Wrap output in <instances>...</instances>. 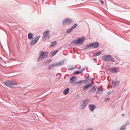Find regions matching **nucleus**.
Wrapping results in <instances>:
<instances>
[{"label":"nucleus","instance_id":"nucleus-26","mask_svg":"<svg viewBox=\"0 0 130 130\" xmlns=\"http://www.w3.org/2000/svg\"><path fill=\"white\" fill-rule=\"evenodd\" d=\"M77 26V24L76 23L75 24L71 27L73 29L75 28Z\"/></svg>","mask_w":130,"mask_h":130},{"label":"nucleus","instance_id":"nucleus-12","mask_svg":"<svg viewBox=\"0 0 130 130\" xmlns=\"http://www.w3.org/2000/svg\"><path fill=\"white\" fill-rule=\"evenodd\" d=\"M93 85V83L92 82V83H89L88 84H87L83 87V88L84 89L83 91H84L86 90L87 89L89 88L91 86Z\"/></svg>","mask_w":130,"mask_h":130},{"label":"nucleus","instance_id":"nucleus-17","mask_svg":"<svg viewBox=\"0 0 130 130\" xmlns=\"http://www.w3.org/2000/svg\"><path fill=\"white\" fill-rule=\"evenodd\" d=\"M58 51V50H55L53 51L50 53L51 55L52 56H54L55 55Z\"/></svg>","mask_w":130,"mask_h":130},{"label":"nucleus","instance_id":"nucleus-5","mask_svg":"<svg viewBox=\"0 0 130 130\" xmlns=\"http://www.w3.org/2000/svg\"><path fill=\"white\" fill-rule=\"evenodd\" d=\"M85 39L80 38L77 40H74L72 41L71 42V44L73 45H77L79 44H82L85 41Z\"/></svg>","mask_w":130,"mask_h":130},{"label":"nucleus","instance_id":"nucleus-1","mask_svg":"<svg viewBox=\"0 0 130 130\" xmlns=\"http://www.w3.org/2000/svg\"><path fill=\"white\" fill-rule=\"evenodd\" d=\"M102 59L104 61L108 62H114V58L110 55H104L102 57Z\"/></svg>","mask_w":130,"mask_h":130},{"label":"nucleus","instance_id":"nucleus-4","mask_svg":"<svg viewBox=\"0 0 130 130\" xmlns=\"http://www.w3.org/2000/svg\"><path fill=\"white\" fill-rule=\"evenodd\" d=\"M49 30H46L43 33L42 40L43 41H45L47 39H49L51 37L50 36L49 34Z\"/></svg>","mask_w":130,"mask_h":130},{"label":"nucleus","instance_id":"nucleus-32","mask_svg":"<svg viewBox=\"0 0 130 130\" xmlns=\"http://www.w3.org/2000/svg\"><path fill=\"white\" fill-rule=\"evenodd\" d=\"M109 99V98H107L105 99V100L106 101H108Z\"/></svg>","mask_w":130,"mask_h":130},{"label":"nucleus","instance_id":"nucleus-11","mask_svg":"<svg viewBox=\"0 0 130 130\" xmlns=\"http://www.w3.org/2000/svg\"><path fill=\"white\" fill-rule=\"evenodd\" d=\"M103 92V89L102 88V86H100L99 87L96 92V94H101Z\"/></svg>","mask_w":130,"mask_h":130},{"label":"nucleus","instance_id":"nucleus-2","mask_svg":"<svg viewBox=\"0 0 130 130\" xmlns=\"http://www.w3.org/2000/svg\"><path fill=\"white\" fill-rule=\"evenodd\" d=\"M5 84L7 86L11 88L15 87L14 86L18 84L16 82L13 80L7 81L5 83Z\"/></svg>","mask_w":130,"mask_h":130},{"label":"nucleus","instance_id":"nucleus-19","mask_svg":"<svg viewBox=\"0 0 130 130\" xmlns=\"http://www.w3.org/2000/svg\"><path fill=\"white\" fill-rule=\"evenodd\" d=\"M69 89L67 88V89H65L63 92V94L65 95H66L68 94L69 92Z\"/></svg>","mask_w":130,"mask_h":130},{"label":"nucleus","instance_id":"nucleus-18","mask_svg":"<svg viewBox=\"0 0 130 130\" xmlns=\"http://www.w3.org/2000/svg\"><path fill=\"white\" fill-rule=\"evenodd\" d=\"M89 107L90 108V110L91 111H93L94 110L95 108V106L93 105H90L89 106Z\"/></svg>","mask_w":130,"mask_h":130},{"label":"nucleus","instance_id":"nucleus-8","mask_svg":"<svg viewBox=\"0 0 130 130\" xmlns=\"http://www.w3.org/2000/svg\"><path fill=\"white\" fill-rule=\"evenodd\" d=\"M40 36H38L34 38L33 40H32L30 43V45L32 46L36 44L38 42Z\"/></svg>","mask_w":130,"mask_h":130},{"label":"nucleus","instance_id":"nucleus-34","mask_svg":"<svg viewBox=\"0 0 130 130\" xmlns=\"http://www.w3.org/2000/svg\"><path fill=\"white\" fill-rule=\"evenodd\" d=\"M52 60H51V59H50V60H49L48 61H49L48 62L49 63Z\"/></svg>","mask_w":130,"mask_h":130},{"label":"nucleus","instance_id":"nucleus-22","mask_svg":"<svg viewBox=\"0 0 130 130\" xmlns=\"http://www.w3.org/2000/svg\"><path fill=\"white\" fill-rule=\"evenodd\" d=\"M75 68V67L72 65H70L68 69V70H72Z\"/></svg>","mask_w":130,"mask_h":130},{"label":"nucleus","instance_id":"nucleus-35","mask_svg":"<svg viewBox=\"0 0 130 130\" xmlns=\"http://www.w3.org/2000/svg\"><path fill=\"white\" fill-rule=\"evenodd\" d=\"M110 93V92H108L107 94H108V95H109V94Z\"/></svg>","mask_w":130,"mask_h":130},{"label":"nucleus","instance_id":"nucleus-23","mask_svg":"<svg viewBox=\"0 0 130 130\" xmlns=\"http://www.w3.org/2000/svg\"><path fill=\"white\" fill-rule=\"evenodd\" d=\"M126 125L125 124L124 125L121 127L119 130H124L126 129Z\"/></svg>","mask_w":130,"mask_h":130},{"label":"nucleus","instance_id":"nucleus-36","mask_svg":"<svg viewBox=\"0 0 130 130\" xmlns=\"http://www.w3.org/2000/svg\"><path fill=\"white\" fill-rule=\"evenodd\" d=\"M93 60H96V59H93Z\"/></svg>","mask_w":130,"mask_h":130},{"label":"nucleus","instance_id":"nucleus-24","mask_svg":"<svg viewBox=\"0 0 130 130\" xmlns=\"http://www.w3.org/2000/svg\"><path fill=\"white\" fill-rule=\"evenodd\" d=\"M56 41H53L52 42L51 45H50V47L51 48L53 47L54 45H56Z\"/></svg>","mask_w":130,"mask_h":130},{"label":"nucleus","instance_id":"nucleus-15","mask_svg":"<svg viewBox=\"0 0 130 130\" xmlns=\"http://www.w3.org/2000/svg\"><path fill=\"white\" fill-rule=\"evenodd\" d=\"M111 71L113 73H116L118 71V68H113L110 69Z\"/></svg>","mask_w":130,"mask_h":130},{"label":"nucleus","instance_id":"nucleus-14","mask_svg":"<svg viewBox=\"0 0 130 130\" xmlns=\"http://www.w3.org/2000/svg\"><path fill=\"white\" fill-rule=\"evenodd\" d=\"M120 82L119 81H116L115 80H113L112 81V85L113 87H117L119 84L120 83Z\"/></svg>","mask_w":130,"mask_h":130},{"label":"nucleus","instance_id":"nucleus-28","mask_svg":"<svg viewBox=\"0 0 130 130\" xmlns=\"http://www.w3.org/2000/svg\"><path fill=\"white\" fill-rule=\"evenodd\" d=\"M89 79H88V78H87L86 79L84 80V82L86 84L87 83L89 82V81H88Z\"/></svg>","mask_w":130,"mask_h":130},{"label":"nucleus","instance_id":"nucleus-16","mask_svg":"<svg viewBox=\"0 0 130 130\" xmlns=\"http://www.w3.org/2000/svg\"><path fill=\"white\" fill-rule=\"evenodd\" d=\"M83 81L82 80L79 81L77 82H76L72 84V85L73 86L76 85H77L78 86H79L80 84L83 83Z\"/></svg>","mask_w":130,"mask_h":130},{"label":"nucleus","instance_id":"nucleus-9","mask_svg":"<svg viewBox=\"0 0 130 130\" xmlns=\"http://www.w3.org/2000/svg\"><path fill=\"white\" fill-rule=\"evenodd\" d=\"M89 102V99L83 100V104L81 106L82 107V109L85 108Z\"/></svg>","mask_w":130,"mask_h":130},{"label":"nucleus","instance_id":"nucleus-33","mask_svg":"<svg viewBox=\"0 0 130 130\" xmlns=\"http://www.w3.org/2000/svg\"><path fill=\"white\" fill-rule=\"evenodd\" d=\"M85 69V68H84L82 69V70L81 71H83Z\"/></svg>","mask_w":130,"mask_h":130},{"label":"nucleus","instance_id":"nucleus-37","mask_svg":"<svg viewBox=\"0 0 130 130\" xmlns=\"http://www.w3.org/2000/svg\"><path fill=\"white\" fill-rule=\"evenodd\" d=\"M122 115L123 116H124V115L123 114H122Z\"/></svg>","mask_w":130,"mask_h":130},{"label":"nucleus","instance_id":"nucleus-6","mask_svg":"<svg viewBox=\"0 0 130 130\" xmlns=\"http://www.w3.org/2000/svg\"><path fill=\"white\" fill-rule=\"evenodd\" d=\"M99 43L98 42L90 43L88 44L84 48L85 49H87L90 47H92L93 48H96L99 45Z\"/></svg>","mask_w":130,"mask_h":130},{"label":"nucleus","instance_id":"nucleus-31","mask_svg":"<svg viewBox=\"0 0 130 130\" xmlns=\"http://www.w3.org/2000/svg\"><path fill=\"white\" fill-rule=\"evenodd\" d=\"M99 2L102 4H103V1H102L100 0V1Z\"/></svg>","mask_w":130,"mask_h":130},{"label":"nucleus","instance_id":"nucleus-13","mask_svg":"<svg viewBox=\"0 0 130 130\" xmlns=\"http://www.w3.org/2000/svg\"><path fill=\"white\" fill-rule=\"evenodd\" d=\"M97 88V87L96 86H93V87L92 88V89L90 90L89 91V93L90 94H91L92 93H93L94 92L96 91V89Z\"/></svg>","mask_w":130,"mask_h":130},{"label":"nucleus","instance_id":"nucleus-10","mask_svg":"<svg viewBox=\"0 0 130 130\" xmlns=\"http://www.w3.org/2000/svg\"><path fill=\"white\" fill-rule=\"evenodd\" d=\"M62 63L61 62L55 64H52L50 65L48 67V69H52L55 66H57L62 65Z\"/></svg>","mask_w":130,"mask_h":130},{"label":"nucleus","instance_id":"nucleus-30","mask_svg":"<svg viewBox=\"0 0 130 130\" xmlns=\"http://www.w3.org/2000/svg\"><path fill=\"white\" fill-rule=\"evenodd\" d=\"M86 130H93V129L92 128H90L86 129Z\"/></svg>","mask_w":130,"mask_h":130},{"label":"nucleus","instance_id":"nucleus-3","mask_svg":"<svg viewBox=\"0 0 130 130\" xmlns=\"http://www.w3.org/2000/svg\"><path fill=\"white\" fill-rule=\"evenodd\" d=\"M42 52L38 58L37 60L39 61L40 60H42L48 57V52H44L42 51Z\"/></svg>","mask_w":130,"mask_h":130},{"label":"nucleus","instance_id":"nucleus-29","mask_svg":"<svg viewBox=\"0 0 130 130\" xmlns=\"http://www.w3.org/2000/svg\"><path fill=\"white\" fill-rule=\"evenodd\" d=\"M81 72H79V71H77L76 72H75L74 73H76L77 74H78L80 73Z\"/></svg>","mask_w":130,"mask_h":130},{"label":"nucleus","instance_id":"nucleus-38","mask_svg":"<svg viewBox=\"0 0 130 130\" xmlns=\"http://www.w3.org/2000/svg\"><path fill=\"white\" fill-rule=\"evenodd\" d=\"M29 111V110H28V111Z\"/></svg>","mask_w":130,"mask_h":130},{"label":"nucleus","instance_id":"nucleus-25","mask_svg":"<svg viewBox=\"0 0 130 130\" xmlns=\"http://www.w3.org/2000/svg\"><path fill=\"white\" fill-rule=\"evenodd\" d=\"M101 52H97L95 53V54L94 55V56L95 57L101 54Z\"/></svg>","mask_w":130,"mask_h":130},{"label":"nucleus","instance_id":"nucleus-21","mask_svg":"<svg viewBox=\"0 0 130 130\" xmlns=\"http://www.w3.org/2000/svg\"><path fill=\"white\" fill-rule=\"evenodd\" d=\"M75 78V76H73L71 77V78L70 79V81L71 83V84H73L74 83H73L74 81V79Z\"/></svg>","mask_w":130,"mask_h":130},{"label":"nucleus","instance_id":"nucleus-27","mask_svg":"<svg viewBox=\"0 0 130 130\" xmlns=\"http://www.w3.org/2000/svg\"><path fill=\"white\" fill-rule=\"evenodd\" d=\"M73 29L71 28L70 29H68L66 31V32L67 33H69L70 32L72 31Z\"/></svg>","mask_w":130,"mask_h":130},{"label":"nucleus","instance_id":"nucleus-20","mask_svg":"<svg viewBox=\"0 0 130 130\" xmlns=\"http://www.w3.org/2000/svg\"><path fill=\"white\" fill-rule=\"evenodd\" d=\"M33 35V34L30 33H29L28 35V39H32L33 38V37L32 36Z\"/></svg>","mask_w":130,"mask_h":130},{"label":"nucleus","instance_id":"nucleus-7","mask_svg":"<svg viewBox=\"0 0 130 130\" xmlns=\"http://www.w3.org/2000/svg\"><path fill=\"white\" fill-rule=\"evenodd\" d=\"M73 22V20L71 19L67 18L63 21L62 24L63 26H66L69 25Z\"/></svg>","mask_w":130,"mask_h":130}]
</instances>
